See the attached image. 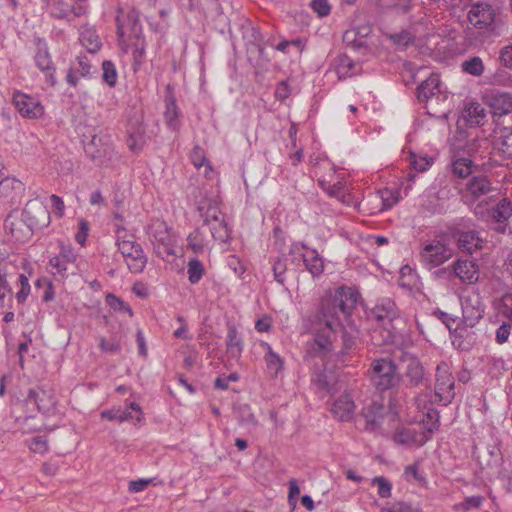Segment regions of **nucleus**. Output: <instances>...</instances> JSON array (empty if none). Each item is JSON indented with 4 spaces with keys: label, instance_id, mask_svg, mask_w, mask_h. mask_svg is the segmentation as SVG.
Returning <instances> with one entry per match:
<instances>
[{
    "label": "nucleus",
    "instance_id": "nucleus-1",
    "mask_svg": "<svg viewBox=\"0 0 512 512\" xmlns=\"http://www.w3.org/2000/svg\"><path fill=\"white\" fill-rule=\"evenodd\" d=\"M359 294L351 287L341 286L335 291L328 292L321 297L314 316V322L319 329H327L336 333L343 328V321L347 320L355 309Z\"/></svg>",
    "mask_w": 512,
    "mask_h": 512
},
{
    "label": "nucleus",
    "instance_id": "nucleus-2",
    "mask_svg": "<svg viewBox=\"0 0 512 512\" xmlns=\"http://www.w3.org/2000/svg\"><path fill=\"white\" fill-rule=\"evenodd\" d=\"M400 315V309L389 297L378 299L367 311V319L375 325L372 339L376 345H388L394 342L396 337L394 321L399 319Z\"/></svg>",
    "mask_w": 512,
    "mask_h": 512
},
{
    "label": "nucleus",
    "instance_id": "nucleus-3",
    "mask_svg": "<svg viewBox=\"0 0 512 512\" xmlns=\"http://www.w3.org/2000/svg\"><path fill=\"white\" fill-rule=\"evenodd\" d=\"M468 21L484 37L498 35L502 25L500 14L486 2L472 4L468 11Z\"/></svg>",
    "mask_w": 512,
    "mask_h": 512
},
{
    "label": "nucleus",
    "instance_id": "nucleus-4",
    "mask_svg": "<svg viewBox=\"0 0 512 512\" xmlns=\"http://www.w3.org/2000/svg\"><path fill=\"white\" fill-rule=\"evenodd\" d=\"M368 373L371 383L380 392L398 387L401 381L397 365L388 357L374 359Z\"/></svg>",
    "mask_w": 512,
    "mask_h": 512
},
{
    "label": "nucleus",
    "instance_id": "nucleus-5",
    "mask_svg": "<svg viewBox=\"0 0 512 512\" xmlns=\"http://www.w3.org/2000/svg\"><path fill=\"white\" fill-rule=\"evenodd\" d=\"M453 255L454 250L445 235L436 236L424 241L419 253L421 263L428 269L444 264Z\"/></svg>",
    "mask_w": 512,
    "mask_h": 512
},
{
    "label": "nucleus",
    "instance_id": "nucleus-6",
    "mask_svg": "<svg viewBox=\"0 0 512 512\" xmlns=\"http://www.w3.org/2000/svg\"><path fill=\"white\" fill-rule=\"evenodd\" d=\"M118 249L123 255L128 269L132 273H141L147 264V256L142 247L135 241V237L127 234L125 229L118 231Z\"/></svg>",
    "mask_w": 512,
    "mask_h": 512
},
{
    "label": "nucleus",
    "instance_id": "nucleus-7",
    "mask_svg": "<svg viewBox=\"0 0 512 512\" xmlns=\"http://www.w3.org/2000/svg\"><path fill=\"white\" fill-rule=\"evenodd\" d=\"M147 233L159 257L165 260L167 257L175 255V239L164 221L153 220L148 226Z\"/></svg>",
    "mask_w": 512,
    "mask_h": 512
},
{
    "label": "nucleus",
    "instance_id": "nucleus-8",
    "mask_svg": "<svg viewBox=\"0 0 512 512\" xmlns=\"http://www.w3.org/2000/svg\"><path fill=\"white\" fill-rule=\"evenodd\" d=\"M435 396L443 405H448L455 397V379L450 365L445 361L436 368Z\"/></svg>",
    "mask_w": 512,
    "mask_h": 512
},
{
    "label": "nucleus",
    "instance_id": "nucleus-9",
    "mask_svg": "<svg viewBox=\"0 0 512 512\" xmlns=\"http://www.w3.org/2000/svg\"><path fill=\"white\" fill-rule=\"evenodd\" d=\"M22 219L32 231L46 228L50 224V212L38 199L29 200L22 212Z\"/></svg>",
    "mask_w": 512,
    "mask_h": 512
},
{
    "label": "nucleus",
    "instance_id": "nucleus-10",
    "mask_svg": "<svg viewBox=\"0 0 512 512\" xmlns=\"http://www.w3.org/2000/svg\"><path fill=\"white\" fill-rule=\"evenodd\" d=\"M485 305L479 294H471L462 300V319L467 327H474L484 315Z\"/></svg>",
    "mask_w": 512,
    "mask_h": 512
},
{
    "label": "nucleus",
    "instance_id": "nucleus-11",
    "mask_svg": "<svg viewBox=\"0 0 512 512\" xmlns=\"http://www.w3.org/2000/svg\"><path fill=\"white\" fill-rule=\"evenodd\" d=\"M417 99L420 102L428 103L429 101H436L446 99L447 95L441 90L440 77L436 73H432L425 81H423L416 90Z\"/></svg>",
    "mask_w": 512,
    "mask_h": 512
},
{
    "label": "nucleus",
    "instance_id": "nucleus-12",
    "mask_svg": "<svg viewBox=\"0 0 512 512\" xmlns=\"http://www.w3.org/2000/svg\"><path fill=\"white\" fill-rule=\"evenodd\" d=\"M13 102L19 113L26 118L37 119L44 113L41 103L25 93L15 92Z\"/></svg>",
    "mask_w": 512,
    "mask_h": 512
},
{
    "label": "nucleus",
    "instance_id": "nucleus-13",
    "mask_svg": "<svg viewBox=\"0 0 512 512\" xmlns=\"http://www.w3.org/2000/svg\"><path fill=\"white\" fill-rule=\"evenodd\" d=\"M36 66L44 73L46 83L49 86L56 84L55 67L48 51L47 44L41 40L37 42V52L34 57Z\"/></svg>",
    "mask_w": 512,
    "mask_h": 512
},
{
    "label": "nucleus",
    "instance_id": "nucleus-14",
    "mask_svg": "<svg viewBox=\"0 0 512 512\" xmlns=\"http://www.w3.org/2000/svg\"><path fill=\"white\" fill-rule=\"evenodd\" d=\"M409 25L415 33L428 34L435 29L430 9L423 4H418L416 9L409 14Z\"/></svg>",
    "mask_w": 512,
    "mask_h": 512
},
{
    "label": "nucleus",
    "instance_id": "nucleus-15",
    "mask_svg": "<svg viewBox=\"0 0 512 512\" xmlns=\"http://www.w3.org/2000/svg\"><path fill=\"white\" fill-rule=\"evenodd\" d=\"M452 237L462 252L472 254L482 248L483 239L476 230L456 229L452 232Z\"/></svg>",
    "mask_w": 512,
    "mask_h": 512
},
{
    "label": "nucleus",
    "instance_id": "nucleus-16",
    "mask_svg": "<svg viewBox=\"0 0 512 512\" xmlns=\"http://www.w3.org/2000/svg\"><path fill=\"white\" fill-rule=\"evenodd\" d=\"M27 403H33L39 412L50 413L56 405L55 395L41 388L30 389L26 398Z\"/></svg>",
    "mask_w": 512,
    "mask_h": 512
},
{
    "label": "nucleus",
    "instance_id": "nucleus-17",
    "mask_svg": "<svg viewBox=\"0 0 512 512\" xmlns=\"http://www.w3.org/2000/svg\"><path fill=\"white\" fill-rule=\"evenodd\" d=\"M454 275L465 284H474L479 278V267L472 260H457L452 265Z\"/></svg>",
    "mask_w": 512,
    "mask_h": 512
},
{
    "label": "nucleus",
    "instance_id": "nucleus-18",
    "mask_svg": "<svg viewBox=\"0 0 512 512\" xmlns=\"http://www.w3.org/2000/svg\"><path fill=\"white\" fill-rule=\"evenodd\" d=\"M430 440V436L424 431H417L414 428H399L394 434V441L397 444L405 446H423Z\"/></svg>",
    "mask_w": 512,
    "mask_h": 512
},
{
    "label": "nucleus",
    "instance_id": "nucleus-19",
    "mask_svg": "<svg viewBox=\"0 0 512 512\" xmlns=\"http://www.w3.org/2000/svg\"><path fill=\"white\" fill-rule=\"evenodd\" d=\"M331 412L342 422H348L353 419L355 412V403L350 393H343L333 403Z\"/></svg>",
    "mask_w": 512,
    "mask_h": 512
},
{
    "label": "nucleus",
    "instance_id": "nucleus-20",
    "mask_svg": "<svg viewBox=\"0 0 512 512\" xmlns=\"http://www.w3.org/2000/svg\"><path fill=\"white\" fill-rule=\"evenodd\" d=\"M24 184L16 178L6 177L0 181V201L13 202L24 193Z\"/></svg>",
    "mask_w": 512,
    "mask_h": 512
},
{
    "label": "nucleus",
    "instance_id": "nucleus-21",
    "mask_svg": "<svg viewBox=\"0 0 512 512\" xmlns=\"http://www.w3.org/2000/svg\"><path fill=\"white\" fill-rule=\"evenodd\" d=\"M76 254L70 245L60 244V252L58 255L49 260V264L57 273L64 275L68 269V265L74 263Z\"/></svg>",
    "mask_w": 512,
    "mask_h": 512
},
{
    "label": "nucleus",
    "instance_id": "nucleus-22",
    "mask_svg": "<svg viewBox=\"0 0 512 512\" xmlns=\"http://www.w3.org/2000/svg\"><path fill=\"white\" fill-rule=\"evenodd\" d=\"M404 376L407 380V386L418 387L425 381V369L422 363L415 357H410L407 361Z\"/></svg>",
    "mask_w": 512,
    "mask_h": 512
},
{
    "label": "nucleus",
    "instance_id": "nucleus-23",
    "mask_svg": "<svg viewBox=\"0 0 512 512\" xmlns=\"http://www.w3.org/2000/svg\"><path fill=\"white\" fill-rule=\"evenodd\" d=\"M334 69L340 80L356 75L360 65L346 54L338 55L334 60Z\"/></svg>",
    "mask_w": 512,
    "mask_h": 512
},
{
    "label": "nucleus",
    "instance_id": "nucleus-24",
    "mask_svg": "<svg viewBox=\"0 0 512 512\" xmlns=\"http://www.w3.org/2000/svg\"><path fill=\"white\" fill-rule=\"evenodd\" d=\"M4 227L10 232L11 236L19 242L29 240L33 234V231L25 225L23 219L21 221H15L13 220L12 214L6 217Z\"/></svg>",
    "mask_w": 512,
    "mask_h": 512
},
{
    "label": "nucleus",
    "instance_id": "nucleus-25",
    "mask_svg": "<svg viewBox=\"0 0 512 512\" xmlns=\"http://www.w3.org/2000/svg\"><path fill=\"white\" fill-rule=\"evenodd\" d=\"M226 351L231 358L236 360L241 357L243 352V340L236 326L234 325L228 326Z\"/></svg>",
    "mask_w": 512,
    "mask_h": 512
},
{
    "label": "nucleus",
    "instance_id": "nucleus-26",
    "mask_svg": "<svg viewBox=\"0 0 512 512\" xmlns=\"http://www.w3.org/2000/svg\"><path fill=\"white\" fill-rule=\"evenodd\" d=\"M490 107L494 115H506L512 110V96L507 92H495L490 97Z\"/></svg>",
    "mask_w": 512,
    "mask_h": 512
},
{
    "label": "nucleus",
    "instance_id": "nucleus-27",
    "mask_svg": "<svg viewBox=\"0 0 512 512\" xmlns=\"http://www.w3.org/2000/svg\"><path fill=\"white\" fill-rule=\"evenodd\" d=\"M79 40L91 54H95L102 46L95 29L89 25L81 26L79 30Z\"/></svg>",
    "mask_w": 512,
    "mask_h": 512
},
{
    "label": "nucleus",
    "instance_id": "nucleus-28",
    "mask_svg": "<svg viewBox=\"0 0 512 512\" xmlns=\"http://www.w3.org/2000/svg\"><path fill=\"white\" fill-rule=\"evenodd\" d=\"M306 269L313 277L320 276L324 271V262L317 250H310L309 253L300 254Z\"/></svg>",
    "mask_w": 512,
    "mask_h": 512
},
{
    "label": "nucleus",
    "instance_id": "nucleus-29",
    "mask_svg": "<svg viewBox=\"0 0 512 512\" xmlns=\"http://www.w3.org/2000/svg\"><path fill=\"white\" fill-rule=\"evenodd\" d=\"M261 346L266 350L264 360L268 372L272 377H277L280 371L283 369V360L277 353L273 351L272 347L268 343L262 342Z\"/></svg>",
    "mask_w": 512,
    "mask_h": 512
},
{
    "label": "nucleus",
    "instance_id": "nucleus-30",
    "mask_svg": "<svg viewBox=\"0 0 512 512\" xmlns=\"http://www.w3.org/2000/svg\"><path fill=\"white\" fill-rule=\"evenodd\" d=\"M491 188L490 180L483 175L472 177L467 183V190L477 198L488 194Z\"/></svg>",
    "mask_w": 512,
    "mask_h": 512
},
{
    "label": "nucleus",
    "instance_id": "nucleus-31",
    "mask_svg": "<svg viewBox=\"0 0 512 512\" xmlns=\"http://www.w3.org/2000/svg\"><path fill=\"white\" fill-rule=\"evenodd\" d=\"M485 109L477 102L469 103L463 112V117L472 126H478L485 118Z\"/></svg>",
    "mask_w": 512,
    "mask_h": 512
},
{
    "label": "nucleus",
    "instance_id": "nucleus-32",
    "mask_svg": "<svg viewBox=\"0 0 512 512\" xmlns=\"http://www.w3.org/2000/svg\"><path fill=\"white\" fill-rule=\"evenodd\" d=\"M313 384L320 391H324L328 394H333L337 391L336 389V379L335 376L331 373L320 372L317 373L313 379Z\"/></svg>",
    "mask_w": 512,
    "mask_h": 512
},
{
    "label": "nucleus",
    "instance_id": "nucleus-33",
    "mask_svg": "<svg viewBox=\"0 0 512 512\" xmlns=\"http://www.w3.org/2000/svg\"><path fill=\"white\" fill-rule=\"evenodd\" d=\"M165 104V121L171 129L175 130L178 127L179 116V109L176 105L175 97L172 94L168 95L165 99Z\"/></svg>",
    "mask_w": 512,
    "mask_h": 512
},
{
    "label": "nucleus",
    "instance_id": "nucleus-34",
    "mask_svg": "<svg viewBox=\"0 0 512 512\" xmlns=\"http://www.w3.org/2000/svg\"><path fill=\"white\" fill-rule=\"evenodd\" d=\"M332 350V340L328 334L318 333L311 345V352L314 356H325Z\"/></svg>",
    "mask_w": 512,
    "mask_h": 512
},
{
    "label": "nucleus",
    "instance_id": "nucleus-35",
    "mask_svg": "<svg viewBox=\"0 0 512 512\" xmlns=\"http://www.w3.org/2000/svg\"><path fill=\"white\" fill-rule=\"evenodd\" d=\"M497 147L505 157L512 158V127L501 129Z\"/></svg>",
    "mask_w": 512,
    "mask_h": 512
},
{
    "label": "nucleus",
    "instance_id": "nucleus-36",
    "mask_svg": "<svg viewBox=\"0 0 512 512\" xmlns=\"http://www.w3.org/2000/svg\"><path fill=\"white\" fill-rule=\"evenodd\" d=\"M492 218L497 222H504L512 216V202L502 199L491 211Z\"/></svg>",
    "mask_w": 512,
    "mask_h": 512
},
{
    "label": "nucleus",
    "instance_id": "nucleus-37",
    "mask_svg": "<svg viewBox=\"0 0 512 512\" xmlns=\"http://www.w3.org/2000/svg\"><path fill=\"white\" fill-rule=\"evenodd\" d=\"M204 273V266L199 259L192 258L188 261L187 274L191 284H197L202 279Z\"/></svg>",
    "mask_w": 512,
    "mask_h": 512
},
{
    "label": "nucleus",
    "instance_id": "nucleus-38",
    "mask_svg": "<svg viewBox=\"0 0 512 512\" xmlns=\"http://www.w3.org/2000/svg\"><path fill=\"white\" fill-rule=\"evenodd\" d=\"M48 6L50 13L53 17L58 19H65L69 16L71 5L67 0H49Z\"/></svg>",
    "mask_w": 512,
    "mask_h": 512
},
{
    "label": "nucleus",
    "instance_id": "nucleus-39",
    "mask_svg": "<svg viewBox=\"0 0 512 512\" xmlns=\"http://www.w3.org/2000/svg\"><path fill=\"white\" fill-rule=\"evenodd\" d=\"M142 417V409L137 403H131L124 410L119 408V422L140 421Z\"/></svg>",
    "mask_w": 512,
    "mask_h": 512
},
{
    "label": "nucleus",
    "instance_id": "nucleus-40",
    "mask_svg": "<svg viewBox=\"0 0 512 512\" xmlns=\"http://www.w3.org/2000/svg\"><path fill=\"white\" fill-rule=\"evenodd\" d=\"M208 226L210 227L212 237L216 241L226 242L230 238L229 229L223 218L212 224H209Z\"/></svg>",
    "mask_w": 512,
    "mask_h": 512
},
{
    "label": "nucleus",
    "instance_id": "nucleus-41",
    "mask_svg": "<svg viewBox=\"0 0 512 512\" xmlns=\"http://www.w3.org/2000/svg\"><path fill=\"white\" fill-rule=\"evenodd\" d=\"M425 433L430 436L431 433L435 432L439 428V413L434 408H429L426 412L425 418L422 420Z\"/></svg>",
    "mask_w": 512,
    "mask_h": 512
},
{
    "label": "nucleus",
    "instance_id": "nucleus-42",
    "mask_svg": "<svg viewBox=\"0 0 512 512\" xmlns=\"http://www.w3.org/2000/svg\"><path fill=\"white\" fill-rule=\"evenodd\" d=\"M380 512H421V508L419 506H413L408 502L396 501L382 507Z\"/></svg>",
    "mask_w": 512,
    "mask_h": 512
},
{
    "label": "nucleus",
    "instance_id": "nucleus-43",
    "mask_svg": "<svg viewBox=\"0 0 512 512\" xmlns=\"http://www.w3.org/2000/svg\"><path fill=\"white\" fill-rule=\"evenodd\" d=\"M94 66L86 55H79L75 62H73V72L80 71V76L83 78L89 77L92 73Z\"/></svg>",
    "mask_w": 512,
    "mask_h": 512
},
{
    "label": "nucleus",
    "instance_id": "nucleus-44",
    "mask_svg": "<svg viewBox=\"0 0 512 512\" xmlns=\"http://www.w3.org/2000/svg\"><path fill=\"white\" fill-rule=\"evenodd\" d=\"M103 81L110 87H114L117 83V71L113 62L105 60L102 62Z\"/></svg>",
    "mask_w": 512,
    "mask_h": 512
},
{
    "label": "nucleus",
    "instance_id": "nucleus-45",
    "mask_svg": "<svg viewBox=\"0 0 512 512\" xmlns=\"http://www.w3.org/2000/svg\"><path fill=\"white\" fill-rule=\"evenodd\" d=\"M106 303L114 311L126 313L130 317L133 315L131 307L127 303H125L121 298L117 297L114 294H108L106 296Z\"/></svg>",
    "mask_w": 512,
    "mask_h": 512
},
{
    "label": "nucleus",
    "instance_id": "nucleus-46",
    "mask_svg": "<svg viewBox=\"0 0 512 512\" xmlns=\"http://www.w3.org/2000/svg\"><path fill=\"white\" fill-rule=\"evenodd\" d=\"M462 69L470 75L480 76L484 71V65L481 58L473 57L462 63Z\"/></svg>",
    "mask_w": 512,
    "mask_h": 512
},
{
    "label": "nucleus",
    "instance_id": "nucleus-47",
    "mask_svg": "<svg viewBox=\"0 0 512 512\" xmlns=\"http://www.w3.org/2000/svg\"><path fill=\"white\" fill-rule=\"evenodd\" d=\"M484 497L480 495H474L470 497H466L463 502L454 505L453 509L455 511L462 509L464 511H469L471 509H478L482 506L484 502Z\"/></svg>",
    "mask_w": 512,
    "mask_h": 512
},
{
    "label": "nucleus",
    "instance_id": "nucleus-48",
    "mask_svg": "<svg viewBox=\"0 0 512 512\" xmlns=\"http://www.w3.org/2000/svg\"><path fill=\"white\" fill-rule=\"evenodd\" d=\"M472 171V160L459 158L453 162V172L461 178L467 177Z\"/></svg>",
    "mask_w": 512,
    "mask_h": 512
},
{
    "label": "nucleus",
    "instance_id": "nucleus-49",
    "mask_svg": "<svg viewBox=\"0 0 512 512\" xmlns=\"http://www.w3.org/2000/svg\"><path fill=\"white\" fill-rule=\"evenodd\" d=\"M391 41L401 47H407L415 40V35L409 30H402L390 36Z\"/></svg>",
    "mask_w": 512,
    "mask_h": 512
},
{
    "label": "nucleus",
    "instance_id": "nucleus-50",
    "mask_svg": "<svg viewBox=\"0 0 512 512\" xmlns=\"http://www.w3.org/2000/svg\"><path fill=\"white\" fill-rule=\"evenodd\" d=\"M372 485L378 487V495L381 498H389L392 492V484L383 476H377L372 479Z\"/></svg>",
    "mask_w": 512,
    "mask_h": 512
},
{
    "label": "nucleus",
    "instance_id": "nucleus-51",
    "mask_svg": "<svg viewBox=\"0 0 512 512\" xmlns=\"http://www.w3.org/2000/svg\"><path fill=\"white\" fill-rule=\"evenodd\" d=\"M222 213L216 203H209L205 212L203 213L204 223L206 225L212 224L222 219Z\"/></svg>",
    "mask_w": 512,
    "mask_h": 512
},
{
    "label": "nucleus",
    "instance_id": "nucleus-52",
    "mask_svg": "<svg viewBox=\"0 0 512 512\" xmlns=\"http://www.w3.org/2000/svg\"><path fill=\"white\" fill-rule=\"evenodd\" d=\"M417 5L413 0H395L392 8L398 15H407L414 11Z\"/></svg>",
    "mask_w": 512,
    "mask_h": 512
},
{
    "label": "nucleus",
    "instance_id": "nucleus-53",
    "mask_svg": "<svg viewBox=\"0 0 512 512\" xmlns=\"http://www.w3.org/2000/svg\"><path fill=\"white\" fill-rule=\"evenodd\" d=\"M410 163L413 168L418 172L427 171L433 163V159L429 157L417 156L415 154H411Z\"/></svg>",
    "mask_w": 512,
    "mask_h": 512
},
{
    "label": "nucleus",
    "instance_id": "nucleus-54",
    "mask_svg": "<svg viewBox=\"0 0 512 512\" xmlns=\"http://www.w3.org/2000/svg\"><path fill=\"white\" fill-rule=\"evenodd\" d=\"M190 158L195 167L200 168L203 165L207 164V168L209 170H212V167L210 166L207 158L205 157L204 151L201 147H194L191 152Z\"/></svg>",
    "mask_w": 512,
    "mask_h": 512
},
{
    "label": "nucleus",
    "instance_id": "nucleus-55",
    "mask_svg": "<svg viewBox=\"0 0 512 512\" xmlns=\"http://www.w3.org/2000/svg\"><path fill=\"white\" fill-rule=\"evenodd\" d=\"M20 290L16 293L18 303H24L30 294V284L28 278L24 274L19 275Z\"/></svg>",
    "mask_w": 512,
    "mask_h": 512
},
{
    "label": "nucleus",
    "instance_id": "nucleus-56",
    "mask_svg": "<svg viewBox=\"0 0 512 512\" xmlns=\"http://www.w3.org/2000/svg\"><path fill=\"white\" fill-rule=\"evenodd\" d=\"M29 448L34 453L43 454L48 451V441L45 436H35L29 443Z\"/></svg>",
    "mask_w": 512,
    "mask_h": 512
},
{
    "label": "nucleus",
    "instance_id": "nucleus-57",
    "mask_svg": "<svg viewBox=\"0 0 512 512\" xmlns=\"http://www.w3.org/2000/svg\"><path fill=\"white\" fill-rule=\"evenodd\" d=\"M272 270H273V274H274V279L278 283L284 284V282H285V273H286V270H287L285 261H283L280 258H276L274 260V262H273Z\"/></svg>",
    "mask_w": 512,
    "mask_h": 512
},
{
    "label": "nucleus",
    "instance_id": "nucleus-58",
    "mask_svg": "<svg viewBox=\"0 0 512 512\" xmlns=\"http://www.w3.org/2000/svg\"><path fill=\"white\" fill-rule=\"evenodd\" d=\"M310 6L319 17H326L331 11L328 0H312Z\"/></svg>",
    "mask_w": 512,
    "mask_h": 512
},
{
    "label": "nucleus",
    "instance_id": "nucleus-59",
    "mask_svg": "<svg viewBox=\"0 0 512 512\" xmlns=\"http://www.w3.org/2000/svg\"><path fill=\"white\" fill-rule=\"evenodd\" d=\"M187 241L189 247H191L196 253L201 252L204 248L202 235L199 230H195L189 234Z\"/></svg>",
    "mask_w": 512,
    "mask_h": 512
},
{
    "label": "nucleus",
    "instance_id": "nucleus-60",
    "mask_svg": "<svg viewBox=\"0 0 512 512\" xmlns=\"http://www.w3.org/2000/svg\"><path fill=\"white\" fill-rule=\"evenodd\" d=\"M99 346H100L102 351L107 352V353H111V354H116V353H119L121 351L120 343L117 340H114V339L108 341L105 338H102L100 340Z\"/></svg>",
    "mask_w": 512,
    "mask_h": 512
},
{
    "label": "nucleus",
    "instance_id": "nucleus-61",
    "mask_svg": "<svg viewBox=\"0 0 512 512\" xmlns=\"http://www.w3.org/2000/svg\"><path fill=\"white\" fill-rule=\"evenodd\" d=\"M405 476L408 481H411L412 479L418 483L425 481V478L419 473V466L417 463L409 465L405 468Z\"/></svg>",
    "mask_w": 512,
    "mask_h": 512
},
{
    "label": "nucleus",
    "instance_id": "nucleus-62",
    "mask_svg": "<svg viewBox=\"0 0 512 512\" xmlns=\"http://www.w3.org/2000/svg\"><path fill=\"white\" fill-rule=\"evenodd\" d=\"M502 314L512 321V290L502 297Z\"/></svg>",
    "mask_w": 512,
    "mask_h": 512
},
{
    "label": "nucleus",
    "instance_id": "nucleus-63",
    "mask_svg": "<svg viewBox=\"0 0 512 512\" xmlns=\"http://www.w3.org/2000/svg\"><path fill=\"white\" fill-rule=\"evenodd\" d=\"M511 326L509 323H503L497 330H496V342L498 344L505 343L510 335Z\"/></svg>",
    "mask_w": 512,
    "mask_h": 512
},
{
    "label": "nucleus",
    "instance_id": "nucleus-64",
    "mask_svg": "<svg viewBox=\"0 0 512 512\" xmlns=\"http://www.w3.org/2000/svg\"><path fill=\"white\" fill-rule=\"evenodd\" d=\"M500 59L505 67H512V45L506 46L501 50Z\"/></svg>",
    "mask_w": 512,
    "mask_h": 512
}]
</instances>
